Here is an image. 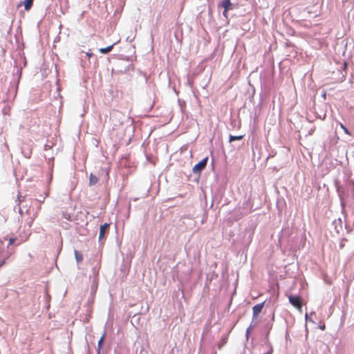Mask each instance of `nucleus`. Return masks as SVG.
<instances>
[{
	"instance_id": "obj_16",
	"label": "nucleus",
	"mask_w": 354,
	"mask_h": 354,
	"mask_svg": "<svg viewBox=\"0 0 354 354\" xmlns=\"http://www.w3.org/2000/svg\"><path fill=\"white\" fill-rule=\"evenodd\" d=\"M86 56H87L88 57H91L93 56V53H88H88H86Z\"/></svg>"
},
{
	"instance_id": "obj_11",
	"label": "nucleus",
	"mask_w": 354,
	"mask_h": 354,
	"mask_svg": "<svg viewBox=\"0 0 354 354\" xmlns=\"http://www.w3.org/2000/svg\"><path fill=\"white\" fill-rule=\"evenodd\" d=\"M104 338H105V334L104 333L102 335V336L101 337V338L100 339V340L98 341L97 348H98V353H100V349L102 347V344H103V342H104Z\"/></svg>"
},
{
	"instance_id": "obj_14",
	"label": "nucleus",
	"mask_w": 354,
	"mask_h": 354,
	"mask_svg": "<svg viewBox=\"0 0 354 354\" xmlns=\"http://www.w3.org/2000/svg\"><path fill=\"white\" fill-rule=\"evenodd\" d=\"M347 241L346 239H342L339 242V248L341 249L344 248L346 244V242Z\"/></svg>"
},
{
	"instance_id": "obj_9",
	"label": "nucleus",
	"mask_w": 354,
	"mask_h": 354,
	"mask_svg": "<svg viewBox=\"0 0 354 354\" xmlns=\"http://www.w3.org/2000/svg\"><path fill=\"white\" fill-rule=\"evenodd\" d=\"M98 181V178L93 174H91L89 176V184L90 185H93L96 184Z\"/></svg>"
},
{
	"instance_id": "obj_19",
	"label": "nucleus",
	"mask_w": 354,
	"mask_h": 354,
	"mask_svg": "<svg viewBox=\"0 0 354 354\" xmlns=\"http://www.w3.org/2000/svg\"><path fill=\"white\" fill-rule=\"evenodd\" d=\"M346 66H347V64L344 63V66L346 67Z\"/></svg>"
},
{
	"instance_id": "obj_5",
	"label": "nucleus",
	"mask_w": 354,
	"mask_h": 354,
	"mask_svg": "<svg viewBox=\"0 0 354 354\" xmlns=\"http://www.w3.org/2000/svg\"><path fill=\"white\" fill-rule=\"evenodd\" d=\"M222 7L224 8L225 10L223 12V15H225L226 12L228 10L232 8V3L230 0H223L222 1Z\"/></svg>"
},
{
	"instance_id": "obj_17",
	"label": "nucleus",
	"mask_w": 354,
	"mask_h": 354,
	"mask_svg": "<svg viewBox=\"0 0 354 354\" xmlns=\"http://www.w3.org/2000/svg\"><path fill=\"white\" fill-rule=\"evenodd\" d=\"M319 328H320V329H321V330H325V328H326V326H325V325L324 324V325H322V326H319Z\"/></svg>"
},
{
	"instance_id": "obj_6",
	"label": "nucleus",
	"mask_w": 354,
	"mask_h": 354,
	"mask_svg": "<svg viewBox=\"0 0 354 354\" xmlns=\"http://www.w3.org/2000/svg\"><path fill=\"white\" fill-rule=\"evenodd\" d=\"M115 44H116V43H114V44H111V45H110V46H107L106 48H101L99 49V51L101 53H102V54H107V53H110L112 50L113 46Z\"/></svg>"
},
{
	"instance_id": "obj_4",
	"label": "nucleus",
	"mask_w": 354,
	"mask_h": 354,
	"mask_svg": "<svg viewBox=\"0 0 354 354\" xmlns=\"http://www.w3.org/2000/svg\"><path fill=\"white\" fill-rule=\"evenodd\" d=\"M109 226H110L109 223H104V225H102L100 226V232H99V240L100 241H101L104 237L105 234L108 232Z\"/></svg>"
},
{
	"instance_id": "obj_12",
	"label": "nucleus",
	"mask_w": 354,
	"mask_h": 354,
	"mask_svg": "<svg viewBox=\"0 0 354 354\" xmlns=\"http://www.w3.org/2000/svg\"><path fill=\"white\" fill-rule=\"evenodd\" d=\"M339 126H340L341 129L344 130L345 133H346L348 136L351 135L350 131H348V129L342 123L339 122Z\"/></svg>"
},
{
	"instance_id": "obj_1",
	"label": "nucleus",
	"mask_w": 354,
	"mask_h": 354,
	"mask_svg": "<svg viewBox=\"0 0 354 354\" xmlns=\"http://www.w3.org/2000/svg\"><path fill=\"white\" fill-rule=\"evenodd\" d=\"M288 300L289 302L295 307L299 311H301L302 310V302H301V298L300 296H293V295H289L288 296Z\"/></svg>"
},
{
	"instance_id": "obj_18",
	"label": "nucleus",
	"mask_w": 354,
	"mask_h": 354,
	"mask_svg": "<svg viewBox=\"0 0 354 354\" xmlns=\"http://www.w3.org/2000/svg\"><path fill=\"white\" fill-rule=\"evenodd\" d=\"M5 263V260L2 261L1 263L0 264V267Z\"/></svg>"
},
{
	"instance_id": "obj_7",
	"label": "nucleus",
	"mask_w": 354,
	"mask_h": 354,
	"mask_svg": "<svg viewBox=\"0 0 354 354\" xmlns=\"http://www.w3.org/2000/svg\"><path fill=\"white\" fill-rule=\"evenodd\" d=\"M74 254H75V258L77 263H79L82 262L83 260L82 254L78 250H75Z\"/></svg>"
},
{
	"instance_id": "obj_2",
	"label": "nucleus",
	"mask_w": 354,
	"mask_h": 354,
	"mask_svg": "<svg viewBox=\"0 0 354 354\" xmlns=\"http://www.w3.org/2000/svg\"><path fill=\"white\" fill-rule=\"evenodd\" d=\"M207 162V158H205L201 160L198 163H197L193 168V172L195 174H199L201 172L202 170H203Z\"/></svg>"
},
{
	"instance_id": "obj_10",
	"label": "nucleus",
	"mask_w": 354,
	"mask_h": 354,
	"mask_svg": "<svg viewBox=\"0 0 354 354\" xmlns=\"http://www.w3.org/2000/svg\"><path fill=\"white\" fill-rule=\"evenodd\" d=\"M243 138V136H230L229 138L230 142H232L235 140H240Z\"/></svg>"
},
{
	"instance_id": "obj_3",
	"label": "nucleus",
	"mask_w": 354,
	"mask_h": 354,
	"mask_svg": "<svg viewBox=\"0 0 354 354\" xmlns=\"http://www.w3.org/2000/svg\"><path fill=\"white\" fill-rule=\"evenodd\" d=\"M265 301L258 304L253 306L252 308V317L253 319L257 318L259 315L261 313L263 308L264 307Z\"/></svg>"
},
{
	"instance_id": "obj_8",
	"label": "nucleus",
	"mask_w": 354,
	"mask_h": 354,
	"mask_svg": "<svg viewBox=\"0 0 354 354\" xmlns=\"http://www.w3.org/2000/svg\"><path fill=\"white\" fill-rule=\"evenodd\" d=\"M32 3H33V0H24V4L25 10H29L32 7Z\"/></svg>"
},
{
	"instance_id": "obj_13",
	"label": "nucleus",
	"mask_w": 354,
	"mask_h": 354,
	"mask_svg": "<svg viewBox=\"0 0 354 354\" xmlns=\"http://www.w3.org/2000/svg\"><path fill=\"white\" fill-rule=\"evenodd\" d=\"M62 216L64 218L71 221V215L69 213H67L66 212H62Z\"/></svg>"
},
{
	"instance_id": "obj_15",
	"label": "nucleus",
	"mask_w": 354,
	"mask_h": 354,
	"mask_svg": "<svg viewBox=\"0 0 354 354\" xmlns=\"http://www.w3.org/2000/svg\"><path fill=\"white\" fill-rule=\"evenodd\" d=\"M15 240H16L15 238H10L9 239V243H8V246L11 245L12 244H13L15 243Z\"/></svg>"
}]
</instances>
